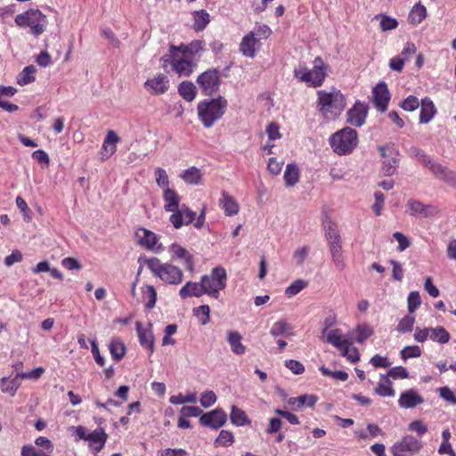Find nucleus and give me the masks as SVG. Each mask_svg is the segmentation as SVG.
<instances>
[{
    "label": "nucleus",
    "mask_w": 456,
    "mask_h": 456,
    "mask_svg": "<svg viewBox=\"0 0 456 456\" xmlns=\"http://www.w3.org/2000/svg\"><path fill=\"white\" fill-rule=\"evenodd\" d=\"M200 52V42L192 41L189 45H170L169 53L162 57L163 68L171 66L172 71L179 77H188L197 67L195 55Z\"/></svg>",
    "instance_id": "nucleus-1"
},
{
    "label": "nucleus",
    "mask_w": 456,
    "mask_h": 456,
    "mask_svg": "<svg viewBox=\"0 0 456 456\" xmlns=\"http://www.w3.org/2000/svg\"><path fill=\"white\" fill-rule=\"evenodd\" d=\"M346 99L340 90L317 91L316 110L325 122L336 120L346 108Z\"/></svg>",
    "instance_id": "nucleus-2"
},
{
    "label": "nucleus",
    "mask_w": 456,
    "mask_h": 456,
    "mask_svg": "<svg viewBox=\"0 0 456 456\" xmlns=\"http://www.w3.org/2000/svg\"><path fill=\"white\" fill-rule=\"evenodd\" d=\"M329 142L336 154L348 155L358 144V134L354 129L346 126L332 134Z\"/></svg>",
    "instance_id": "nucleus-3"
},
{
    "label": "nucleus",
    "mask_w": 456,
    "mask_h": 456,
    "mask_svg": "<svg viewBox=\"0 0 456 456\" xmlns=\"http://www.w3.org/2000/svg\"><path fill=\"white\" fill-rule=\"evenodd\" d=\"M144 263L156 277H159L166 283L177 285L183 281L181 269L174 265L168 263L163 264L157 257L146 258Z\"/></svg>",
    "instance_id": "nucleus-4"
},
{
    "label": "nucleus",
    "mask_w": 456,
    "mask_h": 456,
    "mask_svg": "<svg viewBox=\"0 0 456 456\" xmlns=\"http://www.w3.org/2000/svg\"><path fill=\"white\" fill-rule=\"evenodd\" d=\"M14 21L20 28H29V32L38 37L45 31L47 26L46 16L38 9H28L16 15Z\"/></svg>",
    "instance_id": "nucleus-5"
},
{
    "label": "nucleus",
    "mask_w": 456,
    "mask_h": 456,
    "mask_svg": "<svg viewBox=\"0 0 456 456\" xmlns=\"http://www.w3.org/2000/svg\"><path fill=\"white\" fill-rule=\"evenodd\" d=\"M325 65L320 57L315 58L314 68L309 69L305 65H299L294 69V77L300 82L307 84L309 86H321L325 79Z\"/></svg>",
    "instance_id": "nucleus-6"
},
{
    "label": "nucleus",
    "mask_w": 456,
    "mask_h": 456,
    "mask_svg": "<svg viewBox=\"0 0 456 456\" xmlns=\"http://www.w3.org/2000/svg\"><path fill=\"white\" fill-rule=\"evenodd\" d=\"M227 108V101L222 96L201 102V123L211 127L221 119Z\"/></svg>",
    "instance_id": "nucleus-7"
},
{
    "label": "nucleus",
    "mask_w": 456,
    "mask_h": 456,
    "mask_svg": "<svg viewBox=\"0 0 456 456\" xmlns=\"http://www.w3.org/2000/svg\"><path fill=\"white\" fill-rule=\"evenodd\" d=\"M227 274L222 266L212 269L209 275L201 277V293H205L213 298H218L220 290L226 286Z\"/></svg>",
    "instance_id": "nucleus-8"
},
{
    "label": "nucleus",
    "mask_w": 456,
    "mask_h": 456,
    "mask_svg": "<svg viewBox=\"0 0 456 456\" xmlns=\"http://www.w3.org/2000/svg\"><path fill=\"white\" fill-rule=\"evenodd\" d=\"M134 236L137 244L149 251L159 254L164 250L158 235L144 227L136 228Z\"/></svg>",
    "instance_id": "nucleus-9"
},
{
    "label": "nucleus",
    "mask_w": 456,
    "mask_h": 456,
    "mask_svg": "<svg viewBox=\"0 0 456 456\" xmlns=\"http://www.w3.org/2000/svg\"><path fill=\"white\" fill-rule=\"evenodd\" d=\"M422 447L421 443L412 436H405L401 441L395 443L391 452L394 456H411Z\"/></svg>",
    "instance_id": "nucleus-10"
},
{
    "label": "nucleus",
    "mask_w": 456,
    "mask_h": 456,
    "mask_svg": "<svg viewBox=\"0 0 456 456\" xmlns=\"http://www.w3.org/2000/svg\"><path fill=\"white\" fill-rule=\"evenodd\" d=\"M390 93L385 82H379L372 89V100L375 107L380 112L387 110L390 102Z\"/></svg>",
    "instance_id": "nucleus-11"
},
{
    "label": "nucleus",
    "mask_w": 456,
    "mask_h": 456,
    "mask_svg": "<svg viewBox=\"0 0 456 456\" xmlns=\"http://www.w3.org/2000/svg\"><path fill=\"white\" fill-rule=\"evenodd\" d=\"M226 421V412L219 408L201 414V425L212 429H218L222 428Z\"/></svg>",
    "instance_id": "nucleus-12"
},
{
    "label": "nucleus",
    "mask_w": 456,
    "mask_h": 456,
    "mask_svg": "<svg viewBox=\"0 0 456 456\" xmlns=\"http://www.w3.org/2000/svg\"><path fill=\"white\" fill-rule=\"evenodd\" d=\"M367 113V105L357 101L346 112V121L353 126H362L365 123Z\"/></svg>",
    "instance_id": "nucleus-13"
},
{
    "label": "nucleus",
    "mask_w": 456,
    "mask_h": 456,
    "mask_svg": "<svg viewBox=\"0 0 456 456\" xmlns=\"http://www.w3.org/2000/svg\"><path fill=\"white\" fill-rule=\"evenodd\" d=\"M381 155L384 159L382 171L386 175H391L395 173L398 159L396 158L397 151L393 146H383L379 148Z\"/></svg>",
    "instance_id": "nucleus-14"
},
{
    "label": "nucleus",
    "mask_w": 456,
    "mask_h": 456,
    "mask_svg": "<svg viewBox=\"0 0 456 456\" xmlns=\"http://www.w3.org/2000/svg\"><path fill=\"white\" fill-rule=\"evenodd\" d=\"M428 169L439 180L456 188V172L434 160Z\"/></svg>",
    "instance_id": "nucleus-15"
},
{
    "label": "nucleus",
    "mask_w": 456,
    "mask_h": 456,
    "mask_svg": "<svg viewBox=\"0 0 456 456\" xmlns=\"http://www.w3.org/2000/svg\"><path fill=\"white\" fill-rule=\"evenodd\" d=\"M220 86V76L216 69H209L201 73V91L206 94L216 92Z\"/></svg>",
    "instance_id": "nucleus-16"
},
{
    "label": "nucleus",
    "mask_w": 456,
    "mask_h": 456,
    "mask_svg": "<svg viewBox=\"0 0 456 456\" xmlns=\"http://www.w3.org/2000/svg\"><path fill=\"white\" fill-rule=\"evenodd\" d=\"M173 214L169 217L170 223L176 229L183 225H187L193 221L195 213L191 211L185 205L181 206L177 210L171 211Z\"/></svg>",
    "instance_id": "nucleus-17"
},
{
    "label": "nucleus",
    "mask_w": 456,
    "mask_h": 456,
    "mask_svg": "<svg viewBox=\"0 0 456 456\" xmlns=\"http://www.w3.org/2000/svg\"><path fill=\"white\" fill-rule=\"evenodd\" d=\"M406 208L409 214L414 216L428 217L436 214V208L434 206L425 205L413 199L407 201Z\"/></svg>",
    "instance_id": "nucleus-18"
},
{
    "label": "nucleus",
    "mask_w": 456,
    "mask_h": 456,
    "mask_svg": "<svg viewBox=\"0 0 456 456\" xmlns=\"http://www.w3.org/2000/svg\"><path fill=\"white\" fill-rule=\"evenodd\" d=\"M145 89L151 94H161L167 91L169 80L167 76L159 74L152 78H149L144 83Z\"/></svg>",
    "instance_id": "nucleus-19"
},
{
    "label": "nucleus",
    "mask_w": 456,
    "mask_h": 456,
    "mask_svg": "<svg viewBox=\"0 0 456 456\" xmlns=\"http://www.w3.org/2000/svg\"><path fill=\"white\" fill-rule=\"evenodd\" d=\"M169 252L173 260H180L185 265L188 271L193 270V257L192 255L183 247L177 243H173L169 247Z\"/></svg>",
    "instance_id": "nucleus-20"
},
{
    "label": "nucleus",
    "mask_w": 456,
    "mask_h": 456,
    "mask_svg": "<svg viewBox=\"0 0 456 456\" xmlns=\"http://www.w3.org/2000/svg\"><path fill=\"white\" fill-rule=\"evenodd\" d=\"M107 439V433L101 428L94 429L93 432L88 434V436L86 437V441L89 442V447L95 454L103 449Z\"/></svg>",
    "instance_id": "nucleus-21"
},
{
    "label": "nucleus",
    "mask_w": 456,
    "mask_h": 456,
    "mask_svg": "<svg viewBox=\"0 0 456 456\" xmlns=\"http://www.w3.org/2000/svg\"><path fill=\"white\" fill-rule=\"evenodd\" d=\"M424 402L423 397L415 390L409 389L400 395L398 404L401 408H414Z\"/></svg>",
    "instance_id": "nucleus-22"
},
{
    "label": "nucleus",
    "mask_w": 456,
    "mask_h": 456,
    "mask_svg": "<svg viewBox=\"0 0 456 456\" xmlns=\"http://www.w3.org/2000/svg\"><path fill=\"white\" fill-rule=\"evenodd\" d=\"M119 137L113 131L110 130L107 133V135L103 141L101 155L102 159H108L110 156H112L116 151V144L118 142Z\"/></svg>",
    "instance_id": "nucleus-23"
},
{
    "label": "nucleus",
    "mask_w": 456,
    "mask_h": 456,
    "mask_svg": "<svg viewBox=\"0 0 456 456\" xmlns=\"http://www.w3.org/2000/svg\"><path fill=\"white\" fill-rule=\"evenodd\" d=\"M436 114V109L432 100L428 97L422 99L420 102L419 123H429L435 118Z\"/></svg>",
    "instance_id": "nucleus-24"
},
{
    "label": "nucleus",
    "mask_w": 456,
    "mask_h": 456,
    "mask_svg": "<svg viewBox=\"0 0 456 456\" xmlns=\"http://www.w3.org/2000/svg\"><path fill=\"white\" fill-rule=\"evenodd\" d=\"M258 44V39L254 37L253 34L248 33L243 37L240 44V51L244 56L254 58L256 56V46Z\"/></svg>",
    "instance_id": "nucleus-25"
},
{
    "label": "nucleus",
    "mask_w": 456,
    "mask_h": 456,
    "mask_svg": "<svg viewBox=\"0 0 456 456\" xmlns=\"http://www.w3.org/2000/svg\"><path fill=\"white\" fill-rule=\"evenodd\" d=\"M136 331L139 338L140 345L150 350L151 353L154 351V336L151 328L143 329L140 322H136Z\"/></svg>",
    "instance_id": "nucleus-26"
},
{
    "label": "nucleus",
    "mask_w": 456,
    "mask_h": 456,
    "mask_svg": "<svg viewBox=\"0 0 456 456\" xmlns=\"http://www.w3.org/2000/svg\"><path fill=\"white\" fill-rule=\"evenodd\" d=\"M219 204L228 216H235L239 213L240 206L238 202L232 195L225 191L222 192Z\"/></svg>",
    "instance_id": "nucleus-27"
},
{
    "label": "nucleus",
    "mask_w": 456,
    "mask_h": 456,
    "mask_svg": "<svg viewBox=\"0 0 456 456\" xmlns=\"http://www.w3.org/2000/svg\"><path fill=\"white\" fill-rule=\"evenodd\" d=\"M21 379L22 378L20 373H17L16 376L12 379L6 377L2 378L0 379V387L2 392L13 396L20 386Z\"/></svg>",
    "instance_id": "nucleus-28"
},
{
    "label": "nucleus",
    "mask_w": 456,
    "mask_h": 456,
    "mask_svg": "<svg viewBox=\"0 0 456 456\" xmlns=\"http://www.w3.org/2000/svg\"><path fill=\"white\" fill-rule=\"evenodd\" d=\"M163 200L165 201L164 208L167 212L177 210L180 208V196L173 189L166 188L164 190Z\"/></svg>",
    "instance_id": "nucleus-29"
},
{
    "label": "nucleus",
    "mask_w": 456,
    "mask_h": 456,
    "mask_svg": "<svg viewBox=\"0 0 456 456\" xmlns=\"http://www.w3.org/2000/svg\"><path fill=\"white\" fill-rule=\"evenodd\" d=\"M270 334L273 338L280 336L291 337L294 335V331L292 326L289 322L285 320H279L272 325Z\"/></svg>",
    "instance_id": "nucleus-30"
},
{
    "label": "nucleus",
    "mask_w": 456,
    "mask_h": 456,
    "mask_svg": "<svg viewBox=\"0 0 456 456\" xmlns=\"http://www.w3.org/2000/svg\"><path fill=\"white\" fill-rule=\"evenodd\" d=\"M299 176L300 171L296 164L290 163L286 166L283 179L287 187H293L296 185L299 181Z\"/></svg>",
    "instance_id": "nucleus-31"
},
{
    "label": "nucleus",
    "mask_w": 456,
    "mask_h": 456,
    "mask_svg": "<svg viewBox=\"0 0 456 456\" xmlns=\"http://www.w3.org/2000/svg\"><path fill=\"white\" fill-rule=\"evenodd\" d=\"M427 17V9L420 3L413 5L408 15V21L417 26Z\"/></svg>",
    "instance_id": "nucleus-32"
},
{
    "label": "nucleus",
    "mask_w": 456,
    "mask_h": 456,
    "mask_svg": "<svg viewBox=\"0 0 456 456\" xmlns=\"http://www.w3.org/2000/svg\"><path fill=\"white\" fill-rule=\"evenodd\" d=\"M332 262L338 271H343L346 268L345 258L342 254L341 244L329 246Z\"/></svg>",
    "instance_id": "nucleus-33"
},
{
    "label": "nucleus",
    "mask_w": 456,
    "mask_h": 456,
    "mask_svg": "<svg viewBox=\"0 0 456 456\" xmlns=\"http://www.w3.org/2000/svg\"><path fill=\"white\" fill-rule=\"evenodd\" d=\"M241 339V335L237 331H229L227 334V341L235 354H243L246 351V347L242 345Z\"/></svg>",
    "instance_id": "nucleus-34"
},
{
    "label": "nucleus",
    "mask_w": 456,
    "mask_h": 456,
    "mask_svg": "<svg viewBox=\"0 0 456 456\" xmlns=\"http://www.w3.org/2000/svg\"><path fill=\"white\" fill-rule=\"evenodd\" d=\"M375 393L382 397L394 396L395 395V392L392 387V382L388 377L381 375L380 380L375 388Z\"/></svg>",
    "instance_id": "nucleus-35"
},
{
    "label": "nucleus",
    "mask_w": 456,
    "mask_h": 456,
    "mask_svg": "<svg viewBox=\"0 0 456 456\" xmlns=\"http://www.w3.org/2000/svg\"><path fill=\"white\" fill-rule=\"evenodd\" d=\"M230 419L232 423L237 427H243L250 423L246 412L235 405L232 406Z\"/></svg>",
    "instance_id": "nucleus-36"
},
{
    "label": "nucleus",
    "mask_w": 456,
    "mask_h": 456,
    "mask_svg": "<svg viewBox=\"0 0 456 456\" xmlns=\"http://www.w3.org/2000/svg\"><path fill=\"white\" fill-rule=\"evenodd\" d=\"M110 353L112 358L118 362L120 361L126 354V348L125 344L119 338H113L109 346Z\"/></svg>",
    "instance_id": "nucleus-37"
},
{
    "label": "nucleus",
    "mask_w": 456,
    "mask_h": 456,
    "mask_svg": "<svg viewBox=\"0 0 456 456\" xmlns=\"http://www.w3.org/2000/svg\"><path fill=\"white\" fill-rule=\"evenodd\" d=\"M450 338V333L442 326L429 328V338L435 342L446 344Z\"/></svg>",
    "instance_id": "nucleus-38"
},
{
    "label": "nucleus",
    "mask_w": 456,
    "mask_h": 456,
    "mask_svg": "<svg viewBox=\"0 0 456 456\" xmlns=\"http://www.w3.org/2000/svg\"><path fill=\"white\" fill-rule=\"evenodd\" d=\"M37 69L33 65L26 66L17 77V84L26 86L35 81Z\"/></svg>",
    "instance_id": "nucleus-39"
},
{
    "label": "nucleus",
    "mask_w": 456,
    "mask_h": 456,
    "mask_svg": "<svg viewBox=\"0 0 456 456\" xmlns=\"http://www.w3.org/2000/svg\"><path fill=\"white\" fill-rule=\"evenodd\" d=\"M178 92L187 102H191L196 96L195 86L188 81H183L179 85Z\"/></svg>",
    "instance_id": "nucleus-40"
},
{
    "label": "nucleus",
    "mask_w": 456,
    "mask_h": 456,
    "mask_svg": "<svg viewBox=\"0 0 456 456\" xmlns=\"http://www.w3.org/2000/svg\"><path fill=\"white\" fill-rule=\"evenodd\" d=\"M234 443V436L229 430H221L214 444L216 447H228Z\"/></svg>",
    "instance_id": "nucleus-41"
},
{
    "label": "nucleus",
    "mask_w": 456,
    "mask_h": 456,
    "mask_svg": "<svg viewBox=\"0 0 456 456\" xmlns=\"http://www.w3.org/2000/svg\"><path fill=\"white\" fill-rule=\"evenodd\" d=\"M179 295L182 298L185 299L190 297H200V287L197 282L188 281L183 286L179 291Z\"/></svg>",
    "instance_id": "nucleus-42"
},
{
    "label": "nucleus",
    "mask_w": 456,
    "mask_h": 456,
    "mask_svg": "<svg viewBox=\"0 0 456 456\" xmlns=\"http://www.w3.org/2000/svg\"><path fill=\"white\" fill-rule=\"evenodd\" d=\"M326 340L337 348L341 346L347 339L344 338L341 330L333 329L328 332Z\"/></svg>",
    "instance_id": "nucleus-43"
},
{
    "label": "nucleus",
    "mask_w": 456,
    "mask_h": 456,
    "mask_svg": "<svg viewBox=\"0 0 456 456\" xmlns=\"http://www.w3.org/2000/svg\"><path fill=\"white\" fill-rule=\"evenodd\" d=\"M354 333L355 334L354 340L357 343H363L373 334V329L368 324H361L357 326Z\"/></svg>",
    "instance_id": "nucleus-44"
},
{
    "label": "nucleus",
    "mask_w": 456,
    "mask_h": 456,
    "mask_svg": "<svg viewBox=\"0 0 456 456\" xmlns=\"http://www.w3.org/2000/svg\"><path fill=\"white\" fill-rule=\"evenodd\" d=\"M308 282L302 279H297L285 289V294L289 297H292L306 288Z\"/></svg>",
    "instance_id": "nucleus-45"
},
{
    "label": "nucleus",
    "mask_w": 456,
    "mask_h": 456,
    "mask_svg": "<svg viewBox=\"0 0 456 456\" xmlns=\"http://www.w3.org/2000/svg\"><path fill=\"white\" fill-rule=\"evenodd\" d=\"M180 177L187 183L197 184L200 183V169L191 167L182 173Z\"/></svg>",
    "instance_id": "nucleus-46"
},
{
    "label": "nucleus",
    "mask_w": 456,
    "mask_h": 456,
    "mask_svg": "<svg viewBox=\"0 0 456 456\" xmlns=\"http://www.w3.org/2000/svg\"><path fill=\"white\" fill-rule=\"evenodd\" d=\"M415 323V317L411 314L405 315L403 317L397 325V331L401 333H407L411 331Z\"/></svg>",
    "instance_id": "nucleus-47"
},
{
    "label": "nucleus",
    "mask_w": 456,
    "mask_h": 456,
    "mask_svg": "<svg viewBox=\"0 0 456 456\" xmlns=\"http://www.w3.org/2000/svg\"><path fill=\"white\" fill-rule=\"evenodd\" d=\"M310 252V247L303 246L297 248L292 255V259L297 265L301 266L307 258Z\"/></svg>",
    "instance_id": "nucleus-48"
},
{
    "label": "nucleus",
    "mask_w": 456,
    "mask_h": 456,
    "mask_svg": "<svg viewBox=\"0 0 456 456\" xmlns=\"http://www.w3.org/2000/svg\"><path fill=\"white\" fill-rule=\"evenodd\" d=\"M249 33L253 34V37L260 42L261 39H266L270 37L272 29L265 24H256Z\"/></svg>",
    "instance_id": "nucleus-49"
},
{
    "label": "nucleus",
    "mask_w": 456,
    "mask_h": 456,
    "mask_svg": "<svg viewBox=\"0 0 456 456\" xmlns=\"http://www.w3.org/2000/svg\"><path fill=\"white\" fill-rule=\"evenodd\" d=\"M322 225L326 239L340 235L336 224L329 216L323 219Z\"/></svg>",
    "instance_id": "nucleus-50"
},
{
    "label": "nucleus",
    "mask_w": 456,
    "mask_h": 456,
    "mask_svg": "<svg viewBox=\"0 0 456 456\" xmlns=\"http://www.w3.org/2000/svg\"><path fill=\"white\" fill-rule=\"evenodd\" d=\"M420 106L419 99L414 95H409L400 104V107L405 111H413Z\"/></svg>",
    "instance_id": "nucleus-51"
},
{
    "label": "nucleus",
    "mask_w": 456,
    "mask_h": 456,
    "mask_svg": "<svg viewBox=\"0 0 456 456\" xmlns=\"http://www.w3.org/2000/svg\"><path fill=\"white\" fill-rule=\"evenodd\" d=\"M408 311L412 314L416 311V309L420 305L421 299L419 293L418 291H411L410 292L408 298Z\"/></svg>",
    "instance_id": "nucleus-52"
},
{
    "label": "nucleus",
    "mask_w": 456,
    "mask_h": 456,
    "mask_svg": "<svg viewBox=\"0 0 456 456\" xmlns=\"http://www.w3.org/2000/svg\"><path fill=\"white\" fill-rule=\"evenodd\" d=\"M195 401H196V394L195 393L187 394V395L179 394L176 395H172L169 398V402L173 404H183L185 403L195 402Z\"/></svg>",
    "instance_id": "nucleus-53"
},
{
    "label": "nucleus",
    "mask_w": 456,
    "mask_h": 456,
    "mask_svg": "<svg viewBox=\"0 0 456 456\" xmlns=\"http://www.w3.org/2000/svg\"><path fill=\"white\" fill-rule=\"evenodd\" d=\"M411 151V154L418 159V161L421 162L428 168L434 162V159H432L420 149L412 148Z\"/></svg>",
    "instance_id": "nucleus-54"
},
{
    "label": "nucleus",
    "mask_w": 456,
    "mask_h": 456,
    "mask_svg": "<svg viewBox=\"0 0 456 456\" xmlns=\"http://www.w3.org/2000/svg\"><path fill=\"white\" fill-rule=\"evenodd\" d=\"M380 28L382 31L392 30L397 28L398 21L389 16L380 15Z\"/></svg>",
    "instance_id": "nucleus-55"
},
{
    "label": "nucleus",
    "mask_w": 456,
    "mask_h": 456,
    "mask_svg": "<svg viewBox=\"0 0 456 456\" xmlns=\"http://www.w3.org/2000/svg\"><path fill=\"white\" fill-rule=\"evenodd\" d=\"M421 349L419 346H405L401 351V356L403 359L406 360L409 358H416L420 356Z\"/></svg>",
    "instance_id": "nucleus-56"
},
{
    "label": "nucleus",
    "mask_w": 456,
    "mask_h": 456,
    "mask_svg": "<svg viewBox=\"0 0 456 456\" xmlns=\"http://www.w3.org/2000/svg\"><path fill=\"white\" fill-rule=\"evenodd\" d=\"M417 48L415 45L412 42H407L401 53L398 55L399 57H402L403 60L407 62L410 61V59L416 53Z\"/></svg>",
    "instance_id": "nucleus-57"
},
{
    "label": "nucleus",
    "mask_w": 456,
    "mask_h": 456,
    "mask_svg": "<svg viewBox=\"0 0 456 456\" xmlns=\"http://www.w3.org/2000/svg\"><path fill=\"white\" fill-rule=\"evenodd\" d=\"M156 183L159 187L169 188V180L167 172L161 168L157 167L155 170Z\"/></svg>",
    "instance_id": "nucleus-58"
},
{
    "label": "nucleus",
    "mask_w": 456,
    "mask_h": 456,
    "mask_svg": "<svg viewBox=\"0 0 456 456\" xmlns=\"http://www.w3.org/2000/svg\"><path fill=\"white\" fill-rule=\"evenodd\" d=\"M216 395L212 390H207L201 393V406L210 407L216 402Z\"/></svg>",
    "instance_id": "nucleus-59"
},
{
    "label": "nucleus",
    "mask_w": 456,
    "mask_h": 456,
    "mask_svg": "<svg viewBox=\"0 0 456 456\" xmlns=\"http://www.w3.org/2000/svg\"><path fill=\"white\" fill-rule=\"evenodd\" d=\"M393 237L398 242L397 251L403 252L410 247V240L408 238L400 232H395Z\"/></svg>",
    "instance_id": "nucleus-60"
},
{
    "label": "nucleus",
    "mask_w": 456,
    "mask_h": 456,
    "mask_svg": "<svg viewBox=\"0 0 456 456\" xmlns=\"http://www.w3.org/2000/svg\"><path fill=\"white\" fill-rule=\"evenodd\" d=\"M317 401V397L314 395H303L297 397V409L303 406L313 407Z\"/></svg>",
    "instance_id": "nucleus-61"
},
{
    "label": "nucleus",
    "mask_w": 456,
    "mask_h": 456,
    "mask_svg": "<svg viewBox=\"0 0 456 456\" xmlns=\"http://www.w3.org/2000/svg\"><path fill=\"white\" fill-rule=\"evenodd\" d=\"M387 376L396 379H406L409 376L408 370L402 366H396L394 368H391L388 370Z\"/></svg>",
    "instance_id": "nucleus-62"
},
{
    "label": "nucleus",
    "mask_w": 456,
    "mask_h": 456,
    "mask_svg": "<svg viewBox=\"0 0 456 456\" xmlns=\"http://www.w3.org/2000/svg\"><path fill=\"white\" fill-rule=\"evenodd\" d=\"M285 366L294 374L299 375L304 373L305 367L304 365L297 361V360H287L285 362Z\"/></svg>",
    "instance_id": "nucleus-63"
},
{
    "label": "nucleus",
    "mask_w": 456,
    "mask_h": 456,
    "mask_svg": "<svg viewBox=\"0 0 456 456\" xmlns=\"http://www.w3.org/2000/svg\"><path fill=\"white\" fill-rule=\"evenodd\" d=\"M21 456H49L42 450H37L30 444L24 445L21 448Z\"/></svg>",
    "instance_id": "nucleus-64"
}]
</instances>
